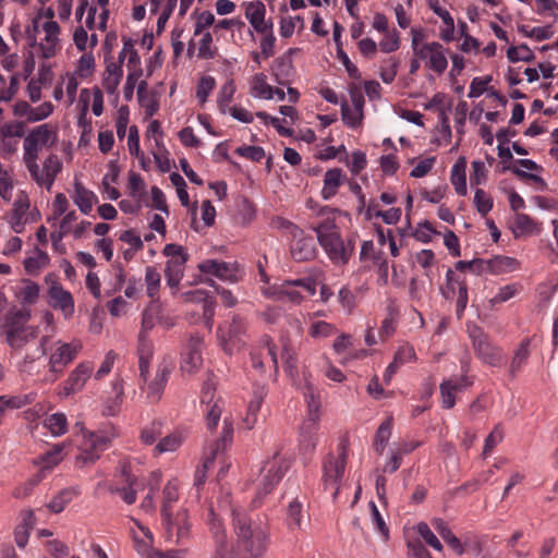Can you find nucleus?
<instances>
[{"label":"nucleus","instance_id":"nucleus-27","mask_svg":"<svg viewBox=\"0 0 558 558\" xmlns=\"http://www.w3.org/2000/svg\"><path fill=\"white\" fill-rule=\"evenodd\" d=\"M319 428V422L315 418L304 420L300 429V449L304 453H313L317 445V432Z\"/></svg>","mask_w":558,"mask_h":558},{"label":"nucleus","instance_id":"nucleus-59","mask_svg":"<svg viewBox=\"0 0 558 558\" xmlns=\"http://www.w3.org/2000/svg\"><path fill=\"white\" fill-rule=\"evenodd\" d=\"M53 135V131L49 124H41L34 128L27 136H33L37 146H47Z\"/></svg>","mask_w":558,"mask_h":558},{"label":"nucleus","instance_id":"nucleus-35","mask_svg":"<svg viewBox=\"0 0 558 558\" xmlns=\"http://www.w3.org/2000/svg\"><path fill=\"white\" fill-rule=\"evenodd\" d=\"M530 344L531 340L529 338H525L521 341V343L514 351L513 357L510 363L511 376H515L526 364V361L531 354Z\"/></svg>","mask_w":558,"mask_h":558},{"label":"nucleus","instance_id":"nucleus-4","mask_svg":"<svg viewBox=\"0 0 558 558\" xmlns=\"http://www.w3.org/2000/svg\"><path fill=\"white\" fill-rule=\"evenodd\" d=\"M348 444L342 440L337 448L338 453H328L323 462V483L325 488H333L336 498L344 475Z\"/></svg>","mask_w":558,"mask_h":558},{"label":"nucleus","instance_id":"nucleus-23","mask_svg":"<svg viewBox=\"0 0 558 558\" xmlns=\"http://www.w3.org/2000/svg\"><path fill=\"white\" fill-rule=\"evenodd\" d=\"M171 372V363L163 362L158 366L155 378L146 387V399L149 403H157L161 399Z\"/></svg>","mask_w":558,"mask_h":558},{"label":"nucleus","instance_id":"nucleus-2","mask_svg":"<svg viewBox=\"0 0 558 558\" xmlns=\"http://www.w3.org/2000/svg\"><path fill=\"white\" fill-rule=\"evenodd\" d=\"M31 311L28 308L10 310L0 325V336L7 344L15 351L22 350L28 342L39 335V327L28 325Z\"/></svg>","mask_w":558,"mask_h":558},{"label":"nucleus","instance_id":"nucleus-60","mask_svg":"<svg viewBox=\"0 0 558 558\" xmlns=\"http://www.w3.org/2000/svg\"><path fill=\"white\" fill-rule=\"evenodd\" d=\"M128 187L130 191V195L137 202H141L146 193L145 182L141 174L136 172L130 173Z\"/></svg>","mask_w":558,"mask_h":558},{"label":"nucleus","instance_id":"nucleus-62","mask_svg":"<svg viewBox=\"0 0 558 558\" xmlns=\"http://www.w3.org/2000/svg\"><path fill=\"white\" fill-rule=\"evenodd\" d=\"M162 435L161 422H151L141 432V440L145 445H153Z\"/></svg>","mask_w":558,"mask_h":558},{"label":"nucleus","instance_id":"nucleus-5","mask_svg":"<svg viewBox=\"0 0 558 558\" xmlns=\"http://www.w3.org/2000/svg\"><path fill=\"white\" fill-rule=\"evenodd\" d=\"M111 437L105 432H84L76 457V465L83 468L97 461L100 454L109 448Z\"/></svg>","mask_w":558,"mask_h":558},{"label":"nucleus","instance_id":"nucleus-52","mask_svg":"<svg viewBox=\"0 0 558 558\" xmlns=\"http://www.w3.org/2000/svg\"><path fill=\"white\" fill-rule=\"evenodd\" d=\"M446 282V291L442 292L446 299H452L460 290V286L468 287L465 279L457 275L452 269L447 270Z\"/></svg>","mask_w":558,"mask_h":558},{"label":"nucleus","instance_id":"nucleus-48","mask_svg":"<svg viewBox=\"0 0 558 558\" xmlns=\"http://www.w3.org/2000/svg\"><path fill=\"white\" fill-rule=\"evenodd\" d=\"M337 328L333 324L327 323L325 320H313L308 327V335L314 339H323L328 338L335 335Z\"/></svg>","mask_w":558,"mask_h":558},{"label":"nucleus","instance_id":"nucleus-57","mask_svg":"<svg viewBox=\"0 0 558 558\" xmlns=\"http://www.w3.org/2000/svg\"><path fill=\"white\" fill-rule=\"evenodd\" d=\"M216 87V80L210 75H204L199 78L196 86V98L201 105L207 101L208 96Z\"/></svg>","mask_w":558,"mask_h":558},{"label":"nucleus","instance_id":"nucleus-51","mask_svg":"<svg viewBox=\"0 0 558 558\" xmlns=\"http://www.w3.org/2000/svg\"><path fill=\"white\" fill-rule=\"evenodd\" d=\"M304 399L307 403V418H315L316 422H319L320 400L312 385L306 386Z\"/></svg>","mask_w":558,"mask_h":558},{"label":"nucleus","instance_id":"nucleus-13","mask_svg":"<svg viewBox=\"0 0 558 558\" xmlns=\"http://www.w3.org/2000/svg\"><path fill=\"white\" fill-rule=\"evenodd\" d=\"M473 347L477 356L492 366H501L504 364V355L500 348L495 347L480 328H475L471 332Z\"/></svg>","mask_w":558,"mask_h":558},{"label":"nucleus","instance_id":"nucleus-53","mask_svg":"<svg viewBox=\"0 0 558 558\" xmlns=\"http://www.w3.org/2000/svg\"><path fill=\"white\" fill-rule=\"evenodd\" d=\"M25 134V124L21 121L5 122L0 126V140L21 138Z\"/></svg>","mask_w":558,"mask_h":558},{"label":"nucleus","instance_id":"nucleus-39","mask_svg":"<svg viewBox=\"0 0 558 558\" xmlns=\"http://www.w3.org/2000/svg\"><path fill=\"white\" fill-rule=\"evenodd\" d=\"M265 396V387H257L254 390L253 398L248 403L247 415L245 417V423L248 428H252V426L255 424L257 420V413L260 410Z\"/></svg>","mask_w":558,"mask_h":558},{"label":"nucleus","instance_id":"nucleus-20","mask_svg":"<svg viewBox=\"0 0 558 558\" xmlns=\"http://www.w3.org/2000/svg\"><path fill=\"white\" fill-rule=\"evenodd\" d=\"M265 360H269L275 368L278 371V357L276 353V345L268 335H264L259 340V349L251 352V362L253 368L264 372Z\"/></svg>","mask_w":558,"mask_h":558},{"label":"nucleus","instance_id":"nucleus-64","mask_svg":"<svg viewBox=\"0 0 558 558\" xmlns=\"http://www.w3.org/2000/svg\"><path fill=\"white\" fill-rule=\"evenodd\" d=\"M474 204L477 211L484 217L493 208L492 197L482 189H477L474 195Z\"/></svg>","mask_w":558,"mask_h":558},{"label":"nucleus","instance_id":"nucleus-22","mask_svg":"<svg viewBox=\"0 0 558 558\" xmlns=\"http://www.w3.org/2000/svg\"><path fill=\"white\" fill-rule=\"evenodd\" d=\"M48 295L50 298V305L54 310H60L65 318H69L74 313V299L71 292L63 289V287L53 281L49 287Z\"/></svg>","mask_w":558,"mask_h":558},{"label":"nucleus","instance_id":"nucleus-46","mask_svg":"<svg viewBox=\"0 0 558 558\" xmlns=\"http://www.w3.org/2000/svg\"><path fill=\"white\" fill-rule=\"evenodd\" d=\"M312 229L316 232L319 244H323L336 233H339L335 219L329 217L319 220Z\"/></svg>","mask_w":558,"mask_h":558},{"label":"nucleus","instance_id":"nucleus-25","mask_svg":"<svg viewBox=\"0 0 558 558\" xmlns=\"http://www.w3.org/2000/svg\"><path fill=\"white\" fill-rule=\"evenodd\" d=\"M295 241L291 246L292 257L296 262H306L315 257L316 244L311 235H303V232L295 227Z\"/></svg>","mask_w":558,"mask_h":558},{"label":"nucleus","instance_id":"nucleus-36","mask_svg":"<svg viewBox=\"0 0 558 558\" xmlns=\"http://www.w3.org/2000/svg\"><path fill=\"white\" fill-rule=\"evenodd\" d=\"M392 425H393V420L392 417H387L378 427L377 432H376V435H375V439H374V444H373V447H374V450L378 453V454H383L389 439H390V436H391V432H392Z\"/></svg>","mask_w":558,"mask_h":558},{"label":"nucleus","instance_id":"nucleus-45","mask_svg":"<svg viewBox=\"0 0 558 558\" xmlns=\"http://www.w3.org/2000/svg\"><path fill=\"white\" fill-rule=\"evenodd\" d=\"M61 170V162L57 155H50L45 161L43 167L44 174V186L47 190H50L57 174Z\"/></svg>","mask_w":558,"mask_h":558},{"label":"nucleus","instance_id":"nucleus-3","mask_svg":"<svg viewBox=\"0 0 558 558\" xmlns=\"http://www.w3.org/2000/svg\"><path fill=\"white\" fill-rule=\"evenodd\" d=\"M282 449L283 445L277 444L271 458L265 461L256 499L254 500L255 506L276 487L291 466L290 459L281 454Z\"/></svg>","mask_w":558,"mask_h":558},{"label":"nucleus","instance_id":"nucleus-8","mask_svg":"<svg viewBox=\"0 0 558 558\" xmlns=\"http://www.w3.org/2000/svg\"><path fill=\"white\" fill-rule=\"evenodd\" d=\"M217 379L210 374L207 376L201 389V404L206 417L207 428L213 430L217 427L222 413V400L216 398Z\"/></svg>","mask_w":558,"mask_h":558},{"label":"nucleus","instance_id":"nucleus-26","mask_svg":"<svg viewBox=\"0 0 558 558\" xmlns=\"http://www.w3.org/2000/svg\"><path fill=\"white\" fill-rule=\"evenodd\" d=\"M71 198L84 215H89L94 205L98 203L97 195L93 191L86 189L78 180L74 181V191L71 194Z\"/></svg>","mask_w":558,"mask_h":558},{"label":"nucleus","instance_id":"nucleus-34","mask_svg":"<svg viewBox=\"0 0 558 558\" xmlns=\"http://www.w3.org/2000/svg\"><path fill=\"white\" fill-rule=\"evenodd\" d=\"M303 502L298 498L292 499L287 507V524L291 531L301 530L304 519Z\"/></svg>","mask_w":558,"mask_h":558},{"label":"nucleus","instance_id":"nucleus-38","mask_svg":"<svg viewBox=\"0 0 558 558\" xmlns=\"http://www.w3.org/2000/svg\"><path fill=\"white\" fill-rule=\"evenodd\" d=\"M434 527L441 536V538L458 554L462 555L464 549L460 539L451 532L447 524L441 520L437 519L434 521Z\"/></svg>","mask_w":558,"mask_h":558},{"label":"nucleus","instance_id":"nucleus-1","mask_svg":"<svg viewBox=\"0 0 558 558\" xmlns=\"http://www.w3.org/2000/svg\"><path fill=\"white\" fill-rule=\"evenodd\" d=\"M236 546L243 558H262L267 550L268 533L258 525L253 524L245 510L231 508Z\"/></svg>","mask_w":558,"mask_h":558},{"label":"nucleus","instance_id":"nucleus-24","mask_svg":"<svg viewBox=\"0 0 558 558\" xmlns=\"http://www.w3.org/2000/svg\"><path fill=\"white\" fill-rule=\"evenodd\" d=\"M179 499V484L177 480H170L166 484L162 490V507H161V517H162V525L167 530L169 536L172 533L171 526V508L172 504L177 502Z\"/></svg>","mask_w":558,"mask_h":558},{"label":"nucleus","instance_id":"nucleus-42","mask_svg":"<svg viewBox=\"0 0 558 558\" xmlns=\"http://www.w3.org/2000/svg\"><path fill=\"white\" fill-rule=\"evenodd\" d=\"M161 276L153 266L145 269L146 294L151 299V303H156L160 289Z\"/></svg>","mask_w":558,"mask_h":558},{"label":"nucleus","instance_id":"nucleus-54","mask_svg":"<svg viewBox=\"0 0 558 558\" xmlns=\"http://www.w3.org/2000/svg\"><path fill=\"white\" fill-rule=\"evenodd\" d=\"M211 558H243V556L239 549L235 550L228 543V538H220L217 543H214V551Z\"/></svg>","mask_w":558,"mask_h":558},{"label":"nucleus","instance_id":"nucleus-55","mask_svg":"<svg viewBox=\"0 0 558 558\" xmlns=\"http://www.w3.org/2000/svg\"><path fill=\"white\" fill-rule=\"evenodd\" d=\"M252 90L255 96L265 99H272V86L266 82V75L263 73L254 75L252 81Z\"/></svg>","mask_w":558,"mask_h":558},{"label":"nucleus","instance_id":"nucleus-44","mask_svg":"<svg viewBox=\"0 0 558 558\" xmlns=\"http://www.w3.org/2000/svg\"><path fill=\"white\" fill-rule=\"evenodd\" d=\"M80 494V489L76 487H69L62 489L53 499L48 504V508L54 512H61L74 497Z\"/></svg>","mask_w":558,"mask_h":558},{"label":"nucleus","instance_id":"nucleus-16","mask_svg":"<svg viewBox=\"0 0 558 558\" xmlns=\"http://www.w3.org/2000/svg\"><path fill=\"white\" fill-rule=\"evenodd\" d=\"M94 371V365L92 362H82L80 363L69 375L68 379L63 383L59 396L61 398H68L71 395H74L81 391L87 379L90 377Z\"/></svg>","mask_w":558,"mask_h":558},{"label":"nucleus","instance_id":"nucleus-31","mask_svg":"<svg viewBox=\"0 0 558 558\" xmlns=\"http://www.w3.org/2000/svg\"><path fill=\"white\" fill-rule=\"evenodd\" d=\"M122 76L123 69L120 63L110 62L107 64L102 78V86L108 94L113 95L117 93Z\"/></svg>","mask_w":558,"mask_h":558},{"label":"nucleus","instance_id":"nucleus-10","mask_svg":"<svg viewBox=\"0 0 558 558\" xmlns=\"http://www.w3.org/2000/svg\"><path fill=\"white\" fill-rule=\"evenodd\" d=\"M163 254L170 257L165 269L167 284L177 291L184 274L187 254L183 246L173 243L165 246Z\"/></svg>","mask_w":558,"mask_h":558},{"label":"nucleus","instance_id":"nucleus-11","mask_svg":"<svg viewBox=\"0 0 558 558\" xmlns=\"http://www.w3.org/2000/svg\"><path fill=\"white\" fill-rule=\"evenodd\" d=\"M83 345L80 340L62 342L58 340L53 343L49 356V371L61 374L63 369L76 357Z\"/></svg>","mask_w":558,"mask_h":558},{"label":"nucleus","instance_id":"nucleus-63","mask_svg":"<svg viewBox=\"0 0 558 558\" xmlns=\"http://www.w3.org/2000/svg\"><path fill=\"white\" fill-rule=\"evenodd\" d=\"M400 47V37L397 29H391L384 34V38L379 41V48L383 52L390 53Z\"/></svg>","mask_w":558,"mask_h":558},{"label":"nucleus","instance_id":"nucleus-28","mask_svg":"<svg viewBox=\"0 0 558 558\" xmlns=\"http://www.w3.org/2000/svg\"><path fill=\"white\" fill-rule=\"evenodd\" d=\"M171 526L172 533L169 537L168 532H166L167 541H172L175 535V544H181L185 538L189 537L190 534V522L186 510H180L177 512L174 517L171 515ZM165 531H167L165 529Z\"/></svg>","mask_w":558,"mask_h":558},{"label":"nucleus","instance_id":"nucleus-12","mask_svg":"<svg viewBox=\"0 0 558 558\" xmlns=\"http://www.w3.org/2000/svg\"><path fill=\"white\" fill-rule=\"evenodd\" d=\"M302 291L308 295L316 293V283L312 278H302L296 280L283 281L277 290L278 300H288L294 304H300L304 300Z\"/></svg>","mask_w":558,"mask_h":558},{"label":"nucleus","instance_id":"nucleus-30","mask_svg":"<svg viewBox=\"0 0 558 558\" xmlns=\"http://www.w3.org/2000/svg\"><path fill=\"white\" fill-rule=\"evenodd\" d=\"M29 208V202L27 198H17L13 203V208L9 216V223L15 233H22L26 219L25 215Z\"/></svg>","mask_w":558,"mask_h":558},{"label":"nucleus","instance_id":"nucleus-6","mask_svg":"<svg viewBox=\"0 0 558 558\" xmlns=\"http://www.w3.org/2000/svg\"><path fill=\"white\" fill-rule=\"evenodd\" d=\"M233 426L232 423L226 417L220 437L208 448V452L203 463L197 466L194 473V486L199 489L207 481L208 470L211 468L214 460L218 452L223 451L232 441Z\"/></svg>","mask_w":558,"mask_h":558},{"label":"nucleus","instance_id":"nucleus-43","mask_svg":"<svg viewBox=\"0 0 558 558\" xmlns=\"http://www.w3.org/2000/svg\"><path fill=\"white\" fill-rule=\"evenodd\" d=\"M138 526L142 530V532L144 533L146 538L140 539L136 536L134 537L135 550L143 558H153V556H155V553H157V550H158V549L153 548V543H154L153 533L147 527H144L142 525H138Z\"/></svg>","mask_w":558,"mask_h":558},{"label":"nucleus","instance_id":"nucleus-18","mask_svg":"<svg viewBox=\"0 0 558 558\" xmlns=\"http://www.w3.org/2000/svg\"><path fill=\"white\" fill-rule=\"evenodd\" d=\"M198 269L203 274H209L230 282H238L241 278V271L236 263L206 259L198 265Z\"/></svg>","mask_w":558,"mask_h":558},{"label":"nucleus","instance_id":"nucleus-29","mask_svg":"<svg viewBox=\"0 0 558 558\" xmlns=\"http://www.w3.org/2000/svg\"><path fill=\"white\" fill-rule=\"evenodd\" d=\"M347 175L340 168H333L326 171L324 177V186L322 190V196L324 199H330L333 197L338 189L343 184Z\"/></svg>","mask_w":558,"mask_h":558},{"label":"nucleus","instance_id":"nucleus-56","mask_svg":"<svg viewBox=\"0 0 558 558\" xmlns=\"http://www.w3.org/2000/svg\"><path fill=\"white\" fill-rule=\"evenodd\" d=\"M33 518V512L27 513V518L23 520L21 524H19L14 530V539L16 545L20 548H24L28 542L29 533L32 530L31 520Z\"/></svg>","mask_w":558,"mask_h":558},{"label":"nucleus","instance_id":"nucleus-21","mask_svg":"<svg viewBox=\"0 0 558 558\" xmlns=\"http://www.w3.org/2000/svg\"><path fill=\"white\" fill-rule=\"evenodd\" d=\"M41 29L45 33V37L40 44H38V48L41 52L43 58L50 59L53 58L58 50L60 49L59 45V35H60V26L54 21H46L41 25Z\"/></svg>","mask_w":558,"mask_h":558},{"label":"nucleus","instance_id":"nucleus-50","mask_svg":"<svg viewBox=\"0 0 558 558\" xmlns=\"http://www.w3.org/2000/svg\"><path fill=\"white\" fill-rule=\"evenodd\" d=\"M430 9L436 15H438L442 20L444 24L447 27V29L442 34V38L445 40H451L454 32L453 17L446 9L441 8L437 1L430 3Z\"/></svg>","mask_w":558,"mask_h":558},{"label":"nucleus","instance_id":"nucleus-14","mask_svg":"<svg viewBox=\"0 0 558 558\" xmlns=\"http://www.w3.org/2000/svg\"><path fill=\"white\" fill-rule=\"evenodd\" d=\"M203 337H201L198 333L191 335L181 357L180 368L184 374L191 375L201 368L203 364Z\"/></svg>","mask_w":558,"mask_h":558},{"label":"nucleus","instance_id":"nucleus-58","mask_svg":"<svg viewBox=\"0 0 558 558\" xmlns=\"http://www.w3.org/2000/svg\"><path fill=\"white\" fill-rule=\"evenodd\" d=\"M158 307L159 306L157 303H151L150 306L143 312L142 328L140 333L148 335L149 331L155 327L159 319Z\"/></svg>","mask_w":558,"mask_h":558},{"label":"nucleus","instance_id":"nucleus-37","mask_svg":"<svg viewBox=\"0 0 558 558\" xmlns=\"http://www.w3.org/2000/svg\"><path fill=\"white\" fill-rule=\"evenodd\" d=\"M44 427L54 437L62 436L69 429L68 418L64 413H53L45 418Z\"/></svg>","mask_w":558,"mask_h":558},{"label":"nucleus","instance_id":"nucleus-49","mask_svg":"<svg viewBox=\"0 0 558 558\" xmlns=\"http://www.w3.org/2000/svg\"><path fill=\"white\" fill-rule=\"evenodd\" d=\"M366 214L369 218L372 217H380L383 221L387 225H396L401 218V209L397 207H392L388 210H379L376 209V205H369Z\"/></svg>","mask_w":558,"mask_h":558},{"label":"nucleus","instance_id":"nucleus-19","mask_svg":"<svg viewBox=\"0 0 558 558\" xmlns=\"http://www.w3.org/2000/svg\"><path fill=\"white\" fill-rule=\"evenodd\" d=\"M472 384L473 380L466 375L451 376L450 378L445 379L439 387L442 408H453L456 404L454 395L472 386Z\"/></svg>","mask_w":558,"mask_h":558},{"label":"nucleus","instance_id":"nucleus-41","mask_svg":"<svg viewBox=\"0 0 558 558\" xmlns=\"http://www.w3.org/2000/svg\"><path fill=\"white\" fill-rule=\"evenodd\" d=\"M184 437L181 432H173L170 435L162 437L154 448L155 454L175 451L182 444Z\"/></svg>","mask_w":558,"mask_h":558},{"label":"nucleus","instance_id":"nucleus-17","mask_svg":"<svg viewBox=\"0 0 558 558\" xmlns=\"http://www.w3.org/2000/svg\"><path fill=\"white\" fill-rule=\"evenodd\" d=\"M415 57L424 60L426 66L437 74H442L448 66L445 49L437 41L423 44L422 49L417 51Z\"/></svg>","mask_w":558,"mask_h":558},{"label":"nucleus","instance_id":"nucleus-9","mask_svg":"<svg viewBox=\"0 0 558 558\" xmlns=\"http://www.w3.org/2000/svg\"><path fill=\"white\" fill-rule=\"evenodd\" d=\"M108 488L111 494H118L125 504L133 505L136 501L138 489H142V484L137 476L132 474L130 463L121 461L116 482Z\"/></svg>","mask_w":558,"mask_h":558},{"label":"nucleus","instance_id":"nucleus-7","mask_svg":"<svg viewBox=\"0 0 558 558\" xmlns=\"http://www.w3.org/2000/svg\"><path fill=\"white\" fill-rule=\"evenodd\" d=\"M247 323L240 315H233L230 323L220 325L217 330L218 339L223 351L232 354L245 344Z\"/></svg>","mask_w":558,"mask_h":558},{"label":"nucleus","instance_id":"nucleus-47","mask_svg":"<svg viewBox=\"0 0 558 558\" xmlns=\"http://www.w3.org/2000/svg\"><path fill=\"white\" fill-rule=\"evenodd\" d=\"M272 73L276 77V82L280 85H286L290 82L293 75L292 61L289 58H282L275 62Z\"/></svg>","mask_w":558,"mask_h":558},{"label":"nucleus","instance_id":"nucleus-61","mask_svg":"<svg viewBox=\"0 0 558 558\" xmlns=\"http://www.w3.org/2000/svg\"><path fill=\"white\" fill-rule=\"evenodd\" d=\"M507 57L510 62H531L534 59V53L526 45H520L518 47H510L507 51Z\"/></svg>","mask_w":558,"mask_h":558},{"label":"nucleus","instance_id":"nucleus-33","mask_svg":"<svg viewBox=\"0 0 558 558\" xmlns=\"http://www.w3.org/2000/svg\"><path fill=\"white\" fill-rule=\"evenodd\" d=\"M68 447V442H60L54 445L50 450L45 452L38 458V463L41 465L43 470H51L57 464H59L65 453L64 449Z\"/></svg>","mask_w":558,"mask_h":558},{"label":"nucleus","instance_id":"nucleus-32","mask_svg":"<svg viewBox=\"0 0 558 558\" xmlns=\"http://www.w3.org/2000/svg\"><path fill=\"white\" fill-rule=\"evenodd\" d=\"M466 160L460 157L451 168L450 181L457 194L465 196L468 193L466 178H465Z\"/></svg>","mask_w":558,"mask_h":558},{"label":"nucleus","instance_id":"nucleus-15","mask_svg":"<svg viewBox=\"0 0 558 558\" xmlns=\"http://www.w3.org/2000/svg\"><path fill=\"white\" fill-rule=\"evenodd\" d=\"M320 245L335 264L344 265L353 254L355 240L353 238L343 240L340 233H336Z\"/></svg>","mask_w":558,"mask_h":558},{"label":"nucleus","instance_id":"nucleus-40","mask_svg":"<svg viewBox=\"0 0 558 558\" xmlns=\"http://www.w3.org/2000/svg\"><path fill=\"white\" fill-rule=\"evenodd\" d=\"M206 522L208 524L214 543H217L220 538H227V533L222 520L211 506L207 510Z\"/></svg>","mask_w":558,"mask_h":558}]
</instances>
